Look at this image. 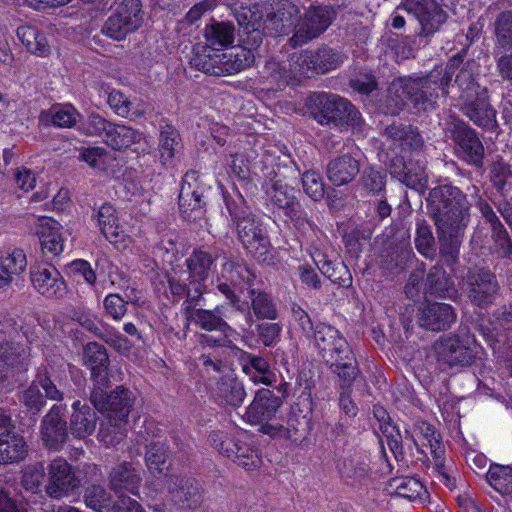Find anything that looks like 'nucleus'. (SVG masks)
Returning a JSON list of instances; mask_svg holds the SVG:
<instances>
[{
    "mask_svg": "<svg viewBox=\"0 0 512 512\" xmlns=\"http://www.w3.org/2000/svg\"><path fill=\"white\" fill-rule=\"evenodd\" d=\"M426 203L436 227L440 254L453 264L458 258L470 222L467 195L456 186L443 184L429 191Z\"/></svg>",
    "mask_w": 512,
    "mask_h": 512,
    "instance_id": "nucleus-1",
    "label": "nucleus"
},
{
    "mask_svg": "<svg viewBox=\"0 0 512 512\" xmlns=\"http://www.w3.org/2000/svg\"><path fill=\"white\" fill-rule=\"evenodd\" d=\"M459 63L460 59L453 58L445 66H436L424 76L394 79L388 86L383 112L396 116L404 109L407 100L419 111L434 110L439 92L444 98L448 96V88Z\"/></svg>",
    "mask_w": 512,
    "mask_h": 512,
    "instance_id": "nucleus-2",
    "label": "nucleus"
},
{
    "mask_svg": "<svg viewBox=\"0 0 512 512\" xmlns=\"http://www.w3.org/2000/svg\"><path fill=\"white\" fill-rule=\"evenodd\" d=\"M314 342L324 361L345 386H350L359 374L356 358L346 339L334 327L320 323L314 332Z\"/></svg>",
    "mask_w": 512,
    "mask_h": 512,
    "instance_id": "nucleus-3",
    "label": "nucleus"
},
{
    "mask_svg": "<svg viewBox=\"0 0 512 512\" xmlns=\"http://www.w3.org/2000/svg\"><path fill=\"white\" fill-rule=\"evenodd\" d=\"M312 117L320 124L340 130L360 129L363 119L358 109L346 98L337 94L319 92L309 97Z\"/></svg>",
    "mask_w": 512,
    "mask_h": 512,
    "instance_id": "nucleus-4",
    "label": "nucleus"
},
{
    "mask_svg": "<svg viewBox=\"0 0 512 512\" xmlns=\"http://www.w3.org/2000/svg\"><path fill=\"white\" fill-rule=\"evenodd\" d=\"M437 362L449 368L469 367L481 359L482 347L473 335L460 331L441 337L434 344Z\"/></svg>",
    "mask_w": 512,
    "mask_h": 512,
    "instance_id": "nucleus-5",
    "label": "nucleus"
},
{
    "mask_svg": "<svg viewBox=\"0 0 512 512\" xmlns=\"http://www.w3.org/2000/svg\"><path fill=\"white\" fill-rule=\"evenodd\" d=\"M109 387H92L89 396L91 404L106 415L109 423H128V417L137 400L135 393L120 385L108 394L106 389Z\"/></svg>",
    "mask_w": 512,
    "mask_h": 512,
    "instance_id": "nucleus-6",
    "label": "nucleus"
},
{
    "mask_svg": "<svg viewBox=\"0 0 512 512\" xmlns=\"http://www.w3.org/2000/svg\"><path fill=\"white\" fill-rule=\"evenodd\" d=\"M445 129L454 142L456 156L469 165L481 168L485 152L477 133L463 120L454 117L446 122Z\"/></svg>",
    "mask_w": 512,
    "mask_h": 512,
    "instance_id": "nucleus-7",
    "label": "nucleus"
},
{
    "mask_svg": "<svg viewBox=\"0 0 512 512\" xmlns=\"http://www.w3.org/2000/svg\"><path fill=\"white\" fill-rule=\"evenodd\" d=\"M336 12L331 6H310L300 16L296 25V33L289 39L292 47L302 46L316 39L332 24Z\"/></svg>",
    "mask_w": 512,
    "mask_h": 512,
    "instance_id": "nucleus-8",
    "label": "nucleus"
},
{
    "mask_svg": "<svg viewBox=\"0 0 512 512\" xmlns=\"http://www.w3.org/2000/svg\"><path fill=\"white\" fill-rule=\"evenodd\" d=\"M141 0H122L116 11L105 22L103 33L116 41L124 40L143 23Z\"/></svg>",
    "mask_w": 512,
    "mask_h": 512,
    "instance_id": "nucleus-9",
    "label": "nucleus"
},
{
    "mask_svg": "<svg viewBox=\"0 0 512 512\" xmlns=\"http://www.w3.org/2000/svg\"><path fill=\"white\" fill-rule=\"evenodd\" d=\"M67 406L53 404L40 422V438L43 446L53 452L63 449L69 439V426L66 421Z\"/></svg>",
    "mask_w": 512,
    "mask_h": 512,
    "instance_id": "nucleus-10",
    "label": "nucleus"
},
{
    "mask_svg": "<svg viewBox=\"0 0 512 512\" xmlns=\"http://www.w3.org/2000/svg\"><path fill=\"white\" fill-rule=\"evenodd\" d=\"M47 476L45 492L54 499L70 495L81 484L77 468L62 457H57L50 462L47 467Z\"/></svg>",
    "mask_w": 512,
    "mask_h": 512,
    "instance_id": "nucleus-11",
    "label": "nucleus"
},
{
    "mask_svg": "<svg viewBox=\"0 0 512 512\" xmlns=\"http://www.w3.org/2000/svg\"><path fill=\"white\" fill-rule=\"evenodd\" d=\"M467 287V297L472 304L485 308L494 302L499 293L496 276L489 270L471 268L464 277Z\"/></svg>",
    "mask_w": 512,
    "mask_h": 512,
    "instance_id": "nucleus-12",
    "label": "nucleus"
},
{
    "mask_svg": "<svg viewBox=\"0 0 512 512\" xmlns=\"http://www.w3.org/2000/svg\"><path fill=\"white\" fill-rule=\"evenodd\" d=\"M403 10L418 21L419 35L424 37L439 31L448 18L437 0H406Z\"/></svg>",
    "mask_w": 512,
    "mask_h": 512,
    "instance_id": "nucleus-13",
    "label": "nucleus"
},
{
    "mask_svg": "<svg viewBox=\"0 0 512 512\" xmlns=\"http://www.w3.org/2000/svg\"><path fill=\"white\" fill-rule=\"evenodd\" d=\"M283 401L269 389L256 392L253 401L246 409L245 419L252 425H260V431L267 434L266 426H277L271 423L281 408Z\"/></svg>",
    "mask_w": 512,
    "mask_h": 512,
    "instance_id": "nucleus-14",
    "label": "nucleus"
},
{
    "mask_svg": "<svg viewBox=\"0 0 512 512\" xmlns=\"http://www.w3.org/2000/svg\"><path fill=\"white\" fill-rule=\"evenodd\" d=\"M237 236L244 248L260 261H266L270 240L260 220L252 216L236 224Z\"/></svg>",
    "mask_w": 512,
    "mask_h": 512,
    "instance_id": "nucleus-15",
    "label": "nucleus"
},
{
    "mask_svg": "<svg viewBox=\"0 0 512 512\" xmlns=\"http://www.w3.org/2000/svg\"><path fill=\"white\" fill-rule=\"evenodd\" d=\"M381 244L379 256L387 270L403 269L413 255L409 235L405 231L386 235Z\"/></svg>",
    "mask_w": 512,
    "mask_h": 512,
    "instance_id": "nucleus-16",
    "label": "nucleus"
},
{
    "mask_svg": "<svg viewBox=\"0 0 512 512\" xmlns=\"http://www.w3.org/2000/svg\"><path fill=\"white\" fill-rule=\"evenodd\" d=\"M266 28L277 35L296 33V25L300 17L297 5L289 0H279L274 5L264 7Z\"/></svg>",
    "mask_w": 512,
    "mask_h": 512,
    "instance_id": "nucleus-17",
    "label": "nucleus"
},
{
    "mask_svg": "<svg viewBox=\"0 0 512 512\" xmlns=\"http://www.w3.org/2000/svg\"><path fill=\"white\" fill-rule=\"evenodd\" d=\"M29 357V351L21 345L0 342V388L7 386L10 378L28 369Z\"/></svg>",
    "mask_w": 512,
    "mask_h": 512,
    "instance_id": "nucleus-18",
    "label": "nucleus"
},
{
    "mask_svg": "<svg viewBox=\"0 0 512 512\" xmlns=\"http://www.w3.org/2000/svg\"><path fill=\"white\" fill-rule=\"evenodd\" d=\"M30 279L35 290L48 299H62L67 294L66 282L53 266H32Z\"/></svg>",
    "mask_w": 512,
    "mask_h": 512,
    "instance_id": "nucleus-19",
    "label": "nucleus"
},
{
    "mask_svg": "<svg viewBox=\"0 0 512 512\" xmlns=\"http://www.w3.org/2000/svg\"><path fill=\"white\" fill-rule=\"evenodd\" d=\"M167 489L171 501L182 510H195L203 501L202 491L195 479L171 476Z\"/></svg>",
    "mask_w": 512,
    "mask_h": 512,
    "instance_id": "nucleus-20",
    "label": "nucleus"
},
{
    "mask_svg": "<svg viewBox=\"0 0 512 512\" xmlns=\"http://www.w3.org/2000/svg\"><path fill=\"white\" fill-rule=\"evenodd\" d=\"M83 365L91 371L92 387L110 386V359L107 349L97 343L89 342L83 347Z\"/></svg>",
    "mask_w": 512,
    "mask_h": 512,
    "instance_id": "nucleus-21",
    "label": "nucleus"
},
{
    "mask_svg": "<svg viewBox=\"0 0 512 512\" xmlns=\"http://www.w3.org/2000/svg\"><path fill=\"white\" fill-rule=\"evenodd\" d=\"M381 134L392 146L402 152L418 153L425 146L418 128L412 125L393 123L387 125Z\"/></svg>",
    "mask_w": 512,
    "mask_h": 512,
    "instance_id": "nucleus-22",
    "label": "nucleus"
},
{
    "mask_svg": "<svg viewBox=\"0 0 512 512\" xmlns=\"http://www.w3.org/2000/svg\"><path fill=\"white\" fill-rule=\"evenodd\" d=\"M457 318L456 310L447 303L427 302L419 309L418 322L431 331L449 329Z\"/></svg>",
    "mask_w": 512,
    "mask_h": 512,
    "instance_id": "nucleus-23",
    "label": "nucleus"
},
{
    "mask_svg": "<svg viewBox=\"0 0 512 512\" xmlns=\"http://www.w3.org/2000/svg\"><path fill=\"white\" fill-rule=\"evenodd\" d=\"M312 430L311 418L303 414L301 410H292L289 414L287 425L266 426L267 434L272 437H284L292 442L301 444L307 439Z\"/></svg>",
    "mask_w": 512,
    "mask_h": 512,
    "instance_id": "nucleus-24",
    "label": "nucleus"
},
{
    "mask_svg": "<svg viewBox=\"0 0 512 512\" xmlns=\"http://www.w3.org/2000/svg\"><path fill=\"white\" fill-rule=\"evenodd\" d=\"M142 478L132 463L121 462L111 468L108 475L109 488L120 496L125 493L138 495Z\"/></svg>",
    "mask_w": 512,
    "mask_h": 512,
    "instance_id": "nucleus-25",
    "label": "nucleus"
},
{
    "mask_svg": "<svg viewBox=\"0 0 512 512\" xmlns=\"http://www.w3.org/2000/svg\"><path fill=\"white\" fill-rule=\"evenodd\" d=\"M212 395L220 405L240 407L246 398L244 384L232 373L221 376L212 388Z\"/></svg>",
    "mask_w": 512,
    "mask_h": 512,
    "instance_id": "nucleus-26",
    "label": "nucleus"
},
{
    "mask_svg": "<svg viewBox=\"0 0 512 512\" xmlns=\"http://www.w3.org/2000/svg\"><path fill=\"white\" fill-rule=\"evenodd\" d=\"M424 295L456 300L459 292L453 278L441 266L431 267L426 275L423 288Z\"/></svg>",
    "mask_w": 512,
    "mask_h": 512,
    "instance_id": "nucleus-27",
    "label": "nucleus"
},
{
    "mask_svg": "<svg viewBox=\"0 0 512 512\" xmlns=\"http://www.w3.org/2000/svg\"><path fill=\"white\" fill-rule=\"evenodd\" d=\"M270 202L283 210L291 220L304 218V211L296 197V191L286 184L276 181L267 191Z\"/></svg>",
    "mask_w": 512,
    "mask_h": 512,
    "instance_id": "nucleus-28",
    "label": "nucleus"
},
{
    "mask_svg": "<svg viewBox=\"0 0 512 512\" xmlns=\"http://www.w3.org/2000/svg\"><path fill=\"white\" fill-rule=\"evenodd\" d=\"M60 224L50 217H40L35 224V233L39 238L42 252L52 256L59 255L64 249Z\"/></svg>",
    "mask_w": 512,
    "mask_h": 512,
    "instance_id": "nucleus-29",
    "label": "nucleus"
},
{
    "mask_svg": "<svg viewBox=\"0 0 512 512\" xmlns=\"http://www.w3.org/2000/svg\"><path fill=\"white\" fill-rule=\"evenodd\" d=\"M249 298L251 306L246 304L244 310L246 312L245 320L249 326H252L254 322L253 317L258 320L270 321L278 318L277 305L268 293L251 288L249 289Z\"/></svg>",
    "mask_w": 512,
    "mask_h": 512,
    "instance_id": "nucleus-30",
    "label": "nucleus"
},
{
    "mask_svg": "<svg viewBox=\"0 0 512 512\" xmlns=\"http://www.w3.org/2000/svg\"><path fill=\"white\" fill-rule=\"evenodd\" d=\"M28 454L25 438L13 429L0 430V465L23 461Z\"/></svg>",
    "mask_w": 512,
    "mask_h": 512,
    "instance_id": "nucleus-31",
    "label": "nucleus"
},
{
    "mask_svg": "<svg viewBox=\"0 0 512 512\" xmlns=\"http://www.w3.org/2000/svg\"><path fill=\"white\" fill-rule=\"evenodd\" d=\"M159 160L164 167H173L183 150V141L178 130L165 124L160 128L159 142Z\"/></svg>",
    "mask_w": 512,
    "mask_h": 512,
    "instance_id": "nucleus-32",
    "label": "nucleus"
},
{
    "mask_svg": "<svg viewBox=\"0 0 512 512\" xmlns=\"http://www.w3.org/2000/svg\"><path fill=\"white\" fill-rule=\"evenodd\" d=\"M360 172V163L350 154L331 159L326 167L328 180L335 186L351 183Z\"/></svg>",
    "mask_w": 512,
    "mask_h": 512,
    "instance_id": "nucleus-33",
    "label": "nucleus"
},
{
    "mask_svg": "<svg viewBox=\"0 0 512 512\" xmlns=\"http://www.w3.org/2000/svg\"><path fill=\"white\" fill-rule=\"evenodd\" d=\"M460 105L462 112L480 127L491 128L496 122V112L488 102L487 91L471 97Z\"/></svg>",
    "mask_w": 512,
    "mask_h": 512,
    "instance_id": "nucleus-34",
    "label": "nucleus"
},
{
    "mask_svg": "<svg viewBox=\"0 0 512 512\" xmlns=\"http://www.w3.org/2000/svg\"><path fill=\"white\" fill-rule=\"evenodd\" d=\"M190 312L191 321L199 328L206 331H219L226 335L231 331V327L225 318L229 319L226 314L227 308L224 305L217 306L213 310L208 309H192L186 308Z\"/></svg>",
    "mask_w": 512,
    "mask_h": 512,
    "instance_id": "nucleus-35",
    "label": "nucleus"
},
{
    "mask_svg": "<svg viewBox=\"0 0 512 512\" xmlns=\"http://www.w3.org/2000/svg\"><path fill=\"white\" fill-rule=\"evenodd\" d=\"M69 430L77 439H84L93 434L97 424L96 412L86 403L77 400L72 404Z\"/></svg>",
    "mask_w": 512,
    "mask_h": 512,
    "instance_id": "nucleus-36",
    "label": "nucleus"
},
{
    "mask_svg": "<svg viewBox=\"0 0 512 512\" xmlns=\"http://www.w3.org/2000/svg\"><path fill=\"white\" fill-rule=\"evenodd\" d=\"M203 188L199 184V173L191 170L183 177L179 193V207L183 213L200 210L203 205Z\"/></svg>",
    "mask_w": 512,
    "mask_h": 512,
    "instance_id": "nucleus-37",
    "label": "nucleus"
},
{
    "mask_svg": "<svg viewBox=\"0 0 512 512\" xmlns=\"http://www.w3.org/2000/svg\"><path fill=\"white\" fill-rule=\"evenodd\" d=\"M27 268V257L22 249L15 248L0 261V292H6Z\"/></svg>",
    "mask_w": 512,
    "mask_h": 512,
    "instance_id": "nucleus-38",
    "label": "nucleus"
},
{
    "mask_svg": "<svg viewBox=\"0 0 512 512\" xmlns=\"http://www.w3.org/2000/svg\"><path fill=\"white\" fill-rule=\"evenodd\" d=\"M222 69L225 75H233L246 70L256 63L253 50L237 46L228 53H222Z\"/></svg>",
    "mask_w": 512,
    "mask_h": 512,
    "instance_id": "nucleus-39",
    "label": "nucleus"
},
{
    "mask_svg": "<svg viewBox=\"0 0 512 512\" xmlns=\"http://www.w3.org/2000/svg\"><path fill=\"white\" fill-rule=\"evenodd\" d=\"M229 449L226 450V457L231 458L238 466L245 470H254L259 467L262 460L258 451L242 441L227 442Z\"/></svg>",
    "mask_w": 512,
    "mask_h": 512,
    "instance_id": "nucleus-40",
    "label": "nucleus"
},
{
    "mask_svg": "<svg viewBox=\"0 0 512 512\" xmlns=\"http://www.w3.org/2000/svg\"><path fill=\"white\" fill-rule=\"evenodd\" d=\"M141 139L142 134L139 131L125 125L111 123L104 142L115 150H121L140 142Z\"/></svg>",
    "mask_w": 512,
    "mask_h": 512,
    "instance_id": "nucleus-41",
    "label": "nucleus"
},
{
    "mask_svg": "<svg viewBox=\"0 0 512 512\" xmlns=\"http://www.w3.org/2000/svg\"><path fill=\"white\" fill-rule=\"evenodd\" d=\"M170 451L160 440H152L146 445L145 463L152 474H161L169 466Z\"/></svg>",
    "mask_w": 512,
    "mask_h": 512,
    "instance_id": "nucleus-42",
    "label": "nucleus"
},
{
    "mask_svg": "<svg viewBox=\"0 0 512 512\" xmlns=\"http://www.w3.org/2000/svg\"><path fill=\"white\" fill-rule=\"evenodd\" d=\"M386 490L389 494L409 500H415L427 492L421 482L413 477L392 478L388 481Z\"/></svg>",
    "mask_w": 512,
    "mask_h": 512,
    "instance_id": "nucleus-43",
    "label": "nucleus"
},
{
    "mask_svg": "<svg viewBox=\"0 0 512 512\" xmlns=\"http://www.w3.org/2000/svg\"><path fill=\"white\" fill-rule=\"evenodd\" d=\"M412 429L417 436L419 435L427 441V446H429L433 458L439 459L440 455L445 454L441 435L432 424L422 419H416L412 423ZM422 446H426V443H423Z\"/></svg>",
    "mask_w": 512,
    "mask_h": 512,
    "instance_id": "nucleus-44",
    "label": "nucleus"
},
{
    "mask_svg": "<svg viewBox=\"0 0 512 512\" xmlns=\"http://www.w3.org/2000/svg\"><path fill=\"white\" fill-rule=\"evenodd\" d=\"M217 257V254L213 256L203 248L194 249L190 257L186 259V274H189V277L207 279L209 270Z\"/></svg>",
    "mask_w": 512,
    "mask_h": 512,
    "instance_id": "nucleus-45",
    "label": "nucleus"
},
{
    "mask_svg": "<svg viewBox=\"0 0 512 512\" xmlns=\"http://www.w3.org/2000/svg\"><path fill=\"white\" fill-rule=\"evenodd\" d=\"M97 222L101 233L110 242H117L121 233L115 208L105 203L97 212Z\"/></svg>",
    "mask_w": 512,
    "mask_h": 512,
    "instance_id": "nucleus-46",
    "label": "nucleus"
},
{
    "mask_svg": "<svg viewBox=\"0 0 512 512\" xmlns=\"http://www.w3.org/2000/svg\"><path fill=\"white\" fill-rule=\"evenodd\" d=\"M204 36L210 46L227 47L233 44L235 28L229 22H213L207 25Z\"/></svg>",
    "mask_w": 512,
    "mask_h": 512,
    "instance_id": "nucleus-47",
    "label": "nucleus"
},
{
    "mask_svg": "<svg viewBox=\"0 0 512 512\" xmlns=\"http://www.w3.org/2000/svg\"><path fill=\"white\" fill-rule=\"evenodd\" d=\"M488 483L500 494H512V467L491 464L486 475Z\"/></svg>",
    "mask_w": 512,
    "mask_h": 512,
    "instance_id": "nucleus-48",
    "label": "nucleus"
},
{
    "mask_svg": "<svg viewBox=\"0 0 512 512\" xmlns=\"http://www.w3.org/2000/svg\"><path fill=\"white\" fill-rule=\"evenodd\" d=\"M317 266L320 272L331 282L341 287H349L352 284V276L348 267L342 262L330 260H319Z\"/></svg>",
    "mask_w": 512,
    "mask_h": 512,
    "instance_id": "nucleus-49",
    "label": "nucleus"
},
{
    "mask_svg": "<svg viewBox=\"0 0 512 512\" xmlns=\"http://www.w3.org/2000/svg\"><path fill=\"white\" fill-rule=\"evenodd\" d=\"M415 247L426 258H433L436 253V241L431 226L425 219H417Z\"/></svg>",
    "mask_w": 512,
    "mask_h": 512,
    "instance_id": "nucleus-50",
    "label": "nucleus"
},
{
    "mask_svg": "<svg viewBox=\"0 0 512 512\" xmlns=\"http://www.w3.org/2000/svg\"><path fill=\"white\" fill-rule=\"evenodd\" d=\"M222 272L234 285L245 284L250 289L256 279V274L248 266L231 260L223 264Z\"/></svg>",
    "mask_w": 512,
    "mask_h": 512,
    "instance_id": "nucleus-51",
    "label": "nucleus"
},
{
    "mask_svg": "<svg viewBox=\"0 0 512 512\" xmlns=\"http://www.w3.org/2000/svg\"><path fill=\"white\" fill-rule=\"evenodd\" d=\"M386 180L387 174L385 171L374 166H367L361 173L359 183L363 190L377 195L385 190Z\"/></svg>",
    "mask_w": 512,
    "mask_h": 512,
    "instance_id": "nucleus-52",
    "label": "nucleus"
},
{
    "mask_svg": "<svg viewBox=\"0 0 512 512\" xmlns=\"http://www.w3.org/2000/svg\"><path fill=\"white\" fill-rule=\"evenodd\" d=\"M455 82L461 90L460 101L461 103L470 100L471 97L486 92L474 79L473 71L469 65L463 67L456 75Z\"/></svg>",
    "mask_w": 512,
    "mask_h": 512,
    "instance_id": "nucleus-53",
    "label": "nucleus"
},
{
    "mask_svg": "<svg viewBox=\"0 0 512 512\" xmlns=\"http://www.w3.org/2000/svg\"><path fill=\"white\" fill-rule=\"evenodd\" d=\"M403 179V184L420 193L424 192L428 184V176L425 172V165L420 161H409Z\"/></svg>",
    "mask_w": 512,
    "mask_h": 512,
    "instance_id": "nucleus-54",
    "label": "nucleus"
},
{
    "mask_svg": "<svg viewBox=\"0 0 512 512\" xmlns=\"http://www.w3.org/2000/svg\"><path fill=\"white\" fill-rule=\"evenodd\" d=\"M312 51L319 74L336 69L343 61L342 55L328 46H322Z\"/></svg>",
    "mask_w": 512,
    "mask_h": 512,
    "instance_id": "nucleus-55",
    "label": "nucleus"
},
{
    "mask_svg": "<svg viewBox=\"0 0 512 512\" xmlns=\"http://www.w3.org/2000/svg\"><path fill=\"white\" fill-rule=\"evenodd\" d=\"M491 229L492 251L499 258H510L512 255V240L502 223Z\"/></svg>",
    "mask_w": 512,
    "mask_h": 512,
    "instance_id": "nucleus-56",
    "label": "nucleus"
},
{
    "mask_svg": "<svg viewBox=\"0 0 512 512\" xmlns=\"http://www.w3.org/2000/svg\"><path fill=\"white\" fill-rule=\"evenodd\" d=\"M497 43L504 49H512V11H503L494 22Z\"/></svg>",
    "mask_w": 512,
    "mask_h": 512,
    "instance_id": "nucleus-57",
    "label": "nucleus"
},
{
    "mask_svg": "<svg viewBox=\"0 0 512 512\" xmlns=\"http://www.w3.org/2000/svg\"><path fill=\"white\" fill-rule=\"evenodd\" d=\"M290 67L295 75L305 78H312L319 74L312 50L302 51L299 55L292 57Z\"/></svg>",
    "mask_w": 512,
    "mask_h": 512,
    "instance_id": "nucleus-58",
    "label": "nucleus"
},
{
    "mask_svg": "<svg viewBox=\"0 0 512 512\" xmlns=\"http://www.w3.org/2000/svg\"><path fill=\"white\" fill-rule=\"evenodd\" d=\"M19 400L32 415H38L46 405V400L35 381L23 390Z\"/></svg>",
    "mask_w": 512,
    "mask_h": 512,
    "instance_id": "nucleus-59",
    "label": "nucleus"
},
{
    "mask_svg": "<svg viewBox=\"0 0 512 512\" xmlns=\"http://www.w3.org/2000/svg\"><path fill=\"white\" fill-rule=\"evenodd\" d=\"M511 178L512 171L507 163L496 161L491 165L490 180L494 188L502 195L510 191L511 183L509 179Z\"/></svg>",
    "mask_w": 512,
    "mask_h": 512,
    "instance_id": "nucleus-60",
    "label": "nucleus"
},
{
    "mask_svg": "<svg viewBox=\"0 0 512 512\" xmlns=\"http://www.w3.org/2000/svg\"><path fill=\"white\" fill-rule=\"evenodd\" d=\"M76 116V110L68 105L53 106L45 114H42L41 117L50 118L55 126L69 128L76 124Z\"/></svg>",
    "mask_w": 512,
    "mask_h": 512,
    "instance_id": "nucleus-61",
    "label": "nucleus"
},
{
    "mask_svg": "<svg viewBox=\"0 0 512 512\" xmlns=\"http://www.w3.org/2000/svg\"><path fill=\"white\" fill-rule=\"evenodd\" d=\"M127 423H109V420L101 425L98 438L106 446H116L126 437Z\"/></svg>",
    "mask_w": 512,
    "mask_h": 512,
    "instance_id": "nucleus-62",
    "label": "nucleus"
},
{
    "mask_svg": "<svg viewBox=\"0 0 512 512\" xmlns=\"http://www.w3.org/2000/svg\"><path fill=\"white\" fill-rule=\"evenodd\" d=\"M302 185L305 193L314 201H320L325 195V185L320 173L306 171L302 175Z\"/></svg>",
    "mask_w": 512,
    "mask_h": 512,
    "instance_id": "nucleus-63",
    "label": "nucleus"
},
{
    "mask_svg": "<svg viewBox=\"0 0 512 512\" xmlns=\"http://www.w3.org/2000/svg\"><path fill=\"white\" fill-rule=\"evenodd\" d=\"M263 11H260L257 5L253 7L239 6L233 10L234 17L238 22L241 30L255 27L261 24Z\"/></svg>",
    "mask_w": 512,
    "mask_h": 512,
    "instance_id": "nucleus-64",
    "label": "nucleus"
}]
</instances>
